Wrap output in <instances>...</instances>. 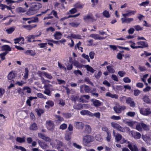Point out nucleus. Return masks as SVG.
Segmentation results:
<instances>
[{
	"mask_svg": "<svg viewBox=\"0 0 151 151\" xmlns=\"http://www.w3.org/2000/svg\"><path fill=\"white\" fill-rule=\"evenodd\" d=\"M137 44L139 45L135 46H133L132 45V48L133 49L142 48L144 47H147L148 46V44L144 41L138 42H137Z\"/></svg>",
	"mask_w": 151,
	"mask_h": 151,
	"instance_id": "obj_1",
	"label": "nucleus"
},
{
	"mask_svg": "<svg viewBox=\"0 0 151 151\" xmlns=\"http://www.w3.org/2000/svg\"><path fill=\"white\" fill-rule=\"evenodd\" d=\"M93 141V137L90 135H87L83 137V142L85 145Z\"/></svg>",
	"mask_w": 151,
	"mask_h": 151,
	"instance_id": "obj_2",
	"label": "nucleus"
},
{
	"mask_svg": "<svg viewBox=\"0 0 151 151\" xmlns=\"http://www.w3.org/2000/svg\"><path fill=\"white\" fill-rule=\"evenodd\" d=\"M140 112L141 114L145 116H147L151 113L150 109L148 108H141L140 109Z\"/></svg>",
	"mask_w": 151,
	"mask_h": 151,
	"instance_id": "obj_3",
	"label": "nucleus"
},
{
	"mask_svg": "<svg viewBox=\"0 0 151 151\" xmlns=\"http://www.w3.org/2000/svg\"><path fill=\"white\" fill-rule=\"evenodd\" d=\"M42 7V5L41 4L39 3H37L33 5L31 7L36 12V11L41 8Z\"/></svg>",
	"mask_w": 151,
	"mask_h": 151,
	"instance_id": "obj_4",
	"label": "nucleus"
},
{
	"mask_svg": "<svg viewBox=\"0 0 151 151\" xmlns=\"http://www.w3.org/2000/svg\"><path fill=\"white\" fill-rule=\"evenodd\" d=\"M132 136L135 139H139L141 137V135L140 133L137 132H131Z\"/></svg>",
	"mask_w": 151,
	"mask_h": 151,
	"instance_id": "obj_5",
	"label": "nucleus"
},
{
	"mask_svg": "<svg viewBox=\"0 0 151 151\" xmlns=\"http://www.w3.org/2000/svg\"><path fill=\"white\" fill-rule=\"evenodd\" d=\"M38 136L39 137L46 142H50L51 140V139L50 137L45 136L41 133H39L38 134Z\"/></svg>",
	"mask_w": 151,
	"mask_h": 151,
	"instance_id": "obj_6",
	"label": "nucleus"
},
{
	"mask_svg": "<svg viewBox=\"0 0 151 151\" xmlns=\"http://www.w3.org/2000/svg\"><path fill=\"white\" fill-rule=\"evenodd\" d=\"M75 127L78 129H82L84 126V124L81 122H77L75 123Z\"/></svg>",
	"mask_w": 151,
	"mask_h": 151,
	"instance_id": "obj_7",
	"label": "nucleus"
},
{
	"mask_svg": "<svg viewBox=\"0 0 151 151\" xmlns=\"http://www.w3.org/2000/svg\"><path fill=\"white\" fill-rule=\"evenodd\" d=\"M128 142L129 143L128 147L131 151H139V149L136 145H134L132 146L131 144L129 143V142Z\"/></svg>",
	"mask_w": 151,
	"mask_h": 151,
	"instance_id": "obj_8",
	"label": "nucleus"
},
{
	"mask_svg": "<svg viewBox=\"0 0 151 151\" xmlns=\"http://www.w3.org/2000/svg\"><path fill=\"white\" fill-rule=\"evenodd\" d=\"M91 132V128L88 125H86L85 126L84 130L83 132L86 134H89Z\"/></svg>",
	"mask_w": 151,
	"mask_h": 151,
	"instance_id": "obj_9",
	"label": "nucleus"
},
{
	"mask_svg": "<svg viewBox=\"0 0 151 151\" xmlns=\"http://www.w3.org/2000/svg\"><path fill=\"white\" fill-rule=\"evenodd\" d=\"M121 20L122 23L126 22L127 23H130L131 22H133L134 19L133 18H122Z\"/></svg>",
	"mask_w": 151,
	"mask_h": 151,
	"instance_id": "obj_10",
	"label": "nucleus"
},
{
	"mask_svg": "<svg viewBox=\"0 0 151 151\" xmlns=\"http://www.w3.org/2000/svg\"><path fill=\"white\" fill-rule=\"evenodd\" d=\"M93 38L95 40H103L105 38L103 37H100L99 36L96 34H91L89 36Z\"/></svg>",
	"mask_w": 151,
	"mask_h": 151,
	"instance_id": "obj_11",
	"label": "nucleus"
},
{
	"mask_svg": "<svg viewBox=\"0 0 151 151\" xmlns=\"http://www.w3.org/2000/svg\"><path fill=\"white\" fill-rule=\"evenodd\" d=\"M48 125V128L50 130H53L55 127L54 125L53 122L51 121H49L47 122Z\"/></svg>",
	"mask_w": 151,
	"mask_h": 151,
	"instance_id": "obj_12",
	"label": "nucleus"
},
{
	"mask_svg": "<svg viewBox=\"0 0 151 151\" xmlns=\"http://www.w3.org/2000/svg\"><path fill=\"white\" fill-rule=\"evenodd\" d=\"M127 12V13L122 14V16L124 18H126L127 17H129L131 15H134L136 12V11L130 10L128 11Z\"/></svg>",
	"mask_w": 151,
	"mask_h": 151,
	"instance_id": "obj_13",
	"label": "nucleus"
},
{
	"mask_svg": "<svg viewBox=\"0 0 151 151\" xmlns=\"http://www.w3.org/2000/svg\"><path fill=\"white\" fill-rule=\"evenodd\" d=\"M14 43L17 44L19 43V42L21 41V43L22 44H24V38L22 37H20L16 39H15L14 40Z\"/></svg>",
	"mask_w": 151,
	"mask_h": 151,
	"instance_id": "obj_14",
	"label": "nucleus"
},
{
	"mask_svg": "<svg viewBox=\"0 0 151 151\" xmlns=\"http://www.w3.org/2000/svg\"><path fill=\"white\" fill-rule=\"evenodd\" d=\"M91 101L93 102V105L96 107L101 106V103L98 100L93 99Z\"/></svg>",
	"mask_w": 151,
	"mask_h": 151,
	"instance_id": "obj_15",
	"label": "nucleus"
},
{
	"mask_svg": "<svg viewBox=\"0 0 151 151\" xmlns=\"http://www.w3.org/2000/svg\"><path fill=\"white\" fill-rule=\"evenodd\" d=\"M25 53L28 55L34 56L35 54V52L32 50H27L25 52Z\"/></svg>",
	"mask_w": 151,
	"mask_h": 151,
	"instance_id": "obj_16",
	"label": "nucleus"
},
{
	"mask_svg": "<svg viewBox=\"0 0 151 151\" xmlns=\"http://www.w3.org/2000/svg\"><path fill=\"white\" fill-rule=\"evenodd\" d=\"M62 34L60 32H56L54 34V38L56 40H59L61 39Z\"/></svg>",
	"mask_w": 151,
	"mask_h": 151,
	"instance_id": "obj_17",
	"label": "nucleus"
},
{
	"mask_svg": "<svg viewBox=\"0 0 151 151\" xmlns=\"http://www.w3.org/2000/svg\"><path fill=\"white\" fill-rule=\"evenodd\" d=\"M81 114L83 115H88L91 116V113L88 111L86 110H82L80 112Z\"/></svg>",
	"mask_w": 151,
	"mask_h": 151,
	"instance_id": "obj_18",
	"label": "nucleus"
},
{
	"mask_svg": "<svg viewBox=\"0 0 151 151\" xmlns=\"http://www.w3.org/2000/svg\"><path fill=\"white\" fill-rule=\"evenodd\" d=\"M1 50L2 51H5L6 52H7V51H11V48L9 46L6 45L2 46L1 47Z\"/></svg>",
	"mask_w": 151,
	"mask_h": 151,
	"instance_id": "obj_19",
	"label": "nucleus"
},
{
	"mask_svg": "<svg viewBox=\"0 0 151 151\" xmlns=\"http://www.w3.org/2000/svg\"><path fill=\"white\" fill-rule=\"evenodd\" d=\"M113 133L115 137V139L117 142L119 141L122 139V136L121 135L119 134H117L116 135H115V132L114 131Z\"/></svg>",
	"mask_w": 151,
	"mask_h": 151,
	"instance_id": "obj_20",
	"label": "nucleus"
},
{
	"mask_svg": "<svg viewBox=\"0 0 151 151\" xmlns=\"http://www.w3.org/2000/svg\"><path fill=\"white\" fill-rule=\"evenodd\" d=\"M106 96L112 98H114L117 99L118 97V96L116 94H112L109 92H107L106 93Z\"/></svg>",
	"mask_w": 151,
	"mask_h": 151,
	"instance_id": "obj_21",
	"label": "nucleus"
},
{
	"mask_svg": "<svg viewBox=\"0 0 151 151\" xmlns=\"http://www.w3.org/2000/svg\"><path fill=\"white\" fill-rule=\"evenodd\" d=\"M26 9L22 8V7H19L17 8L16 11L18 13H24L26 12Z\"/></svg>",
	"mask_w": 151,
	"mask_h": 151,
	"instance_id": "obj_22",
	"label": "nucleus"
},
{
	"mask_svg": "<svg viewBox=\"0 0 151 151\" xmlns=\"http://www.w3.org/2000/svg\"><path fill=\"white\" fill-rule=\"evenodd\" d=\"M37 25H34L32 26L31 25H23V28H25L27 29L30 30H31L32 29L35 27H36Z\"/></svg>",
	"mask_w": 151,
	"mask_h": 151,
	"instance_id": "obj_23",
	"label": "nucleus"
},
{
	"mask_svg": "<svg viewBox=\"0 0 151 151\" xmlns=\"http://www.w3.org/2000/svg\"><path fill=\"white\" fill-rule=\"evenodd\" d=\"M85 105L83 104H80L77 105H75L74 106V108L75 109L78 110H80L82 109Z\"/></svg>",
	"mask_w": 151,
	"mask_h": 151,
	"instance_id": "obj_24",
	"label": "nucleus"
},
{
	"mask_svg": "<svg viewBox=\"0 0 151 151\" xmlns=\"http://www.w3.org/2000/svg\"><path fill=\"white\" fill-rule=\"evenodd\" d=\"M38 142L39 145L42 149H46L47 148V145L45 142H41L40 140H39Z\"/></svg>",
	"mask_w": 151,
	"mask_h": 151,
	"instance_id": "obj_25",
	"label": "nucleus"
},
{
	"mask_svg": "<svg viewBox=\"0 0 151 151\" xmlns=\"http://www.w3.org/2000/svg\"><path fill=\"white\" fill-rule=\"evenodd\" d=\"M83 19L86 22L93 21V18L90 15H87L84 16Z\"/></svg>",
	"mask_w": 151,
	"mask_h": 151,
	"instance_id": "obj_26",
	"label": "nucleus"
},
{
	"mask_svg": "<svg viewBox=\"0 0 151 151\" xmlns=\"http://www.w3.org/2000/svg\"><path fill=\"white\" fill-rule=\"evenodd\" d=\"M36 13L35 12L31 7L26 12V14L28 15H32Z\"/></svg>",
	"mask_w": 151,
	"mask_h": 151,
	"instance_id": "obj_27",
	"label": "nucleus"
},
{
	"mask_svg": "<svg viewBox=\"0 0 151 151\" xmlns=\"http://www.w3.org/2000/svg\"><path fill=\"white\" fill-rule=\"evenodd\" d=\"M14 8V6H13L12 7L11 6L6 5L5 9H6L7 10L9 11L10 12V13H11L12 14H13L14 13L12 10Z\"/></svg>",
	"mask_w": 151,
	"mask_h": 151,
	"instance_id": "obj_28",
	"label": "nucleus"
},
{
	"mask_svg": "<svg viewBox=\"0 0 151 151\" xmlns=\"http://www.w3.org/2000/svg\"><path fill=\"white\" fill-rule=\"evenodd\" d=\"M106 68L108 71L110 73H114L115 72L112 66H107Z\"/></svg>",
	"mask_w": 151,
	"mask_h": 151,
	"instance_id": "obj_29",
	"label": "nucleus"
},
{
	"mask_svg": "<svg viewBox=\"0 0 151 151\" xmlns=\"http://www.w3.org/2000/svg\"><path fill=\"white\" fill-rule=\"evenodd\" d=\"M142 127L143 128L144 130L148 131L149 129L148 126L147 125L144 123L142 122L140 123Z\"/></svg>",
	"mask_w": 151,
	"mask_h": 151,
	"instance_id": "obj_30",
	"label": "nucleus"
},
{
	"mask_svg": "<svg viewBox=\"0 0 151 151\" xmlns=\"http://www.w3.org/2000/svg\"><path fill=\"white\" fill-rule=\"evenodd\" d=\"M85 67L86 68L87 70L88 71H89L92 73H93L95 71L92 67L89 66L88 65H85Z\"/></svg>",
	"mask_w": 151,
	"mask_h": 151,
	"instance_id": "obj_31",
	"label": "nucleus"
},
{
	"mask_svg": "<svg viewBox=\"0 0 151 151\" xmlns=\"http://www.w3.org/2000/svg\"><path fill=\"white\" fill-rule=\"evenodd\" d=\"M36 111L38 115L40 116L42 114H43L44 111L43 110L41 109H36Z\"/></svg>",
	"mask_w": 151,
	"mask_h": 151,
	"instance_id": "obj_32",
	"label": "nucleus"
},
{
	"mask_svg": "<svg viewBox=\"0 0 151 151\" xmlns=\"http://www.w3.org/2000/svg\"><path fill=\"white\" fill-rule=\"evenodd\" d=\"M15 77L14 73L12 72H11L8 75V78L9 80H11Z\"/></svg>",
	"mask_w": 151,
	"mask_h": 151,
	"instance_id": "obj_33",
	"label": "nucleus"
},
{
	"mask_svg": "<svg viewBox=\"0 0 151 151\" xmlns=\"http://www.w3.org/2000/svg\"><path fill=\"white\" fill-rule=\"evenodd\" d=\"M15 28L14 27H12L6 29V31L7 33L10 34L12 33L15 30Z\"/></svg>",
	"mask_w": 151,
	"mask_h": 151,
	"instance_id": "obj_34",
	"label": "nucleus"
},
{
	"mask_svg": "<svg viewBox=\"0 0 151 151\" xmlns=\"http://www.w3.org/2000/svg\"><path fill=\"white\" fill-rule=\"evenodd\" d=\"M16 141L20 143L24 142L25 141V137L21 138L20 137H17L16 139Z\"/></svg>",
	"mask_w": 151,
	"mask_h": 151,
	"instance_id": "obj_35",
	"label": "nucleus"
},
{
	"mask_svg": "<svg viewBox=\"0 0 151 151\" xmlns=\"http://www.w3.org/2000/svg\"><path fill=\"white\" fill-rule=\"evenodd\" d=\"M114 109L115 112L117 113H120L122 111L121 108L118 107L116 106L114 107Z\"/></svg>",
	"mask_w": 151,
	"mask_h": 151,
	"instance_id": "obj_36",
	"label": "nucleus"
},
{
	"mask_svg": "<svg viewBox=\"0 0 151 151\" xmlns=\"http://www.w3.org/2000/svg\"><path fill=\"white\" fill-rule=\"evenodd\" d=\"M85 85L83 84L80 86V91L82 93H84L85 92Z\"/></svg>",
	"mask_w": 151,
	"mask_h": 151,
	"instance_id": "obj_37",
	"label": "nucleus"
},
{
	"mask_svg": "<svg viewBox=\"0 0 151 151\" xmlns=\"http://www.w3.org/2000/svg\"><path fill=\"white\" fill-rule=\"evenodd\" d=\"M111 125L112 127L117 130L118 127L120 126L118 124L114 122H111Z\"/></svg>",
	"mask_w": 151,
	"mask_h": 151,
	"instance_id": "obj_38",
	"label": "nucleus"
},
{
	"mask_svg": "<svg viewBox=\"0 0 151 151\" xmlns=\"http://www.w3.org/2000/svg\"><path fill=\"white\" fill-rule=\"evenodd\" d=\"M144 101L146 103H150V100L149 98L148 97L146 96H144L143 98Z\"/></svg>",
	"mask_w": 151,
	"mask_h": 151,
	"instance_id": "obj_39",
	"label": "nucleus"
},
{
	"mask_svg": "<svg viewBox=\"0 0 151 151\" xmlns=\"http://www.w3.org/2000/svg\"><path fill=\"white\" fill-rule=\"evenodd\" d=\"M37 129V125L35 123H34L32 124L30 127V129L31 130H36Z\"/></svg>",
	"mask_w": 151,
	"mask_h": 151,
	"instance_id": "obj_40",
	"label": "nucleus"
},
{
	"mask_svg": "<svg viewBox=\"0 0 151 151\" xmlns=\"http://www.w3.org/2000/svg\"><path fill=\"white\" fill-rule=\"evenodd\" d=\"M80 24V23L78 22H72L69 24V25L73 27H77Z\"/></svg>",
	"mask_w": 151,
	"mask_h": 151,
	"instance_id": "obj_41",
	"label": "nucleus"
},
{
	"mask_svg": "<svg viewBox=\"0 0 151 151\" xmlns=\"http://www.w3.org/2000/svg\"><path fill=\"white\" fill-rule=\"evenodd\" d=\"M84 81L87 83H88L93 86V83L91 81L89 78L88 77H86L84 78Z\"/></svg>",
	"mask_w": 151,
	"mask_h": 151,
	"instance_id": "obj_42",
	"label": "nucleus"
},
{
	"mask_svg": "<svg viewBox=\"0 0 151 151\" xmlns=\"http://www.w3.org/2000/svg\"><path fill=\"white\" fill-rule=\"evenodd\" d=\"M8 53V52H5L0 54V57L3 60L5 59V56Z\"/></svg>",
	"mask_w": 151,
	"mask_h": 151,
	"instance_id": "obj_43",
	"label": "nucleus"
},
{
	"mask_svg": "<svg viewBox=\"0 0 151 151\" xmlns=\"http://www.w3.org/2000/svg\"><path fill=\"white\" fill-rule=\"evenodd\" d=\"M71 37L74 39H81V36L79 35L72 34L71 35Z\"/></svg>",
	"mask_w": 151,
	"mask_h": 151,
	"instance_id": "obj_44",
	"label": "nucleus"
},
{
	"mask_svg": "<svg viewBox=\"0 0 151 151\" xmlns=\"http://www.w3.org/2000/svg\"><path fill=\"white\" fill-rule=\"evenodd\" d=\"M134 27L137 31H141L143 29V28L139 25H135L134 26Z\"/></svg>",
	"mask_w": 151,
	"mask_h": 151,
	"instance_id": "obj_45",
	"label": "nucleus"
},
{
	"mask_svg": "<svg viewBox=\"0 0 151 151\" xmlns=\"http://www.w3.org/2000/svg\"><path fill=\"white\" fill-rule=\"evenodd\" d=\"M25 75L24 76V78L25 79H27L28 78V73H29V70H28V68H26L25 69Z\"/></svg>",
	"mask_w": 151,
	"mask_h": 151,
	"instance_id": "obj_46",
	"label": "nucleus"
},
{
	"mask_svg": "<svg viewBox=\"0 0 151 151\" xmlns=\"http://www.w3.org/2000/svg\"><path fill=\"white\" fill-rule=\"evenodd\" d=\"M91 117H93V116H95L96 117L99 119L100 118V113L98 112L95 113L94 114H92L91 113Z\"/></svg>",
	"mask_w": 151,
	"mask_h": 151,
	"instance_id": "obj_47",
	"label": "nucleus"
},
{
	"mask_svg": "<svg viewBox=\"0 0 151 151\" xmlns=\"http://www.w3.org/2000/svg\"><path fill=\"white\" fill-rule=\"evenodd\" d=\"M55 141L56 142L57 145L58 146L57 147L58 148H60L61 147L63 146V143L62 142L57 139L55 140Z\"/></svg>",
	"mask_w": 151,
	"mask_h": 151,
	"instance_id": "obj_48",
	"label": "nucleus"
},
{
	"mask_svg": "<svg viewBox=\"0 0 151 151\" xmlns=\"http://www.w3.org/2000/svg\"><path fill=\"white\" fill-rule=\"evenodd\" d=\"M68 129L69 131H71L70 132L69 134L70 135H71L73 133L72 131L73 129V125L71 124H70L68 127Z\"/></svg>",
	"mask_w": 151,
	"mask_h": 151,
	"instance_id": "obj_49",
	"label": "nucleus"
},
{
	"mask_svg": "<svg viewBox=\"0 0 151 151\" xmlns=\"http://www.w3.org/2000/svg\"><path fill=\"white\" fill-rule=\"evenodd\" d=\"M127 116L130 117H133L135 115V113L134 112L129 111L126 114Z\"/></svg>",
	"mask_w": 151,
	"mask_h": 151,
	"instance_id": "obj_50",
	"label": "nucleus"
},
{
	"mask_svg": "<svg viewBox=\"0 0 151 151\" xmlns=\"http://www.w3.org/2000/svg\"><path fill=\"white\" fill-rule=\"evenodd\" d=\"M103 15L104 16L107 18L110 17V14L108 11L105 10L103 13Z\"/></svg>",
	"mask_w": 151,
	"mask_h": 151,
	"instance_id": "obj_51",
	"label": "nucleus"
},
{
	"mask_svg": "<svg viewBox=\"0 0 151 151\" xmlns=\"http://www.w3.org/2000/svg\"><path fill=\"white\" fill-rule=\"evenodd\" d=\"M37 95V97H38L39 98L43 99H46L47 98V97L46 96H44L41 93H38Z\"/></svg>",
	"mask_w": 151,
	"mask_h": 151,
	"instance_id": "obj_52",
	"label": "nucleus"
},
{
	"mask_svg": "<svg viewBox=\"0 0 151 151\" xmlns=\"http://www.w3.org/2000/svg\"><path fill=\"white\" fill-rule=\"evenodd\" d=\"M67 125L66 124L63 123L60 125L59 129L62 130H64L65 129L67 128Z\"/></svg>",
	"mask_w": 151,
	"mask_h": 151,
	"instance_id": "obj_53",
	"label": "nucleus"
},
{
	"mask_svg": "<svg viewBox=\"0 0 151 151\" xmlns=\"http://www.w3.org/2000/svg\"><path fill=\"white\" fill-rule=\"evenodd\" d=\"M149 4V1L148 0H147L143 2L140 4L141 6H147Z\"/></svg>",
	"mask_w": 151,
	"mask_h": 151,
	"instance_id": "obj_54",
	"label": "nucleus"
},
{
	"mask_svg": "<svg viewBox=\"0 0 151 151\" xmlns=\"http://www.w3.org/2000/svg\"><path fill=\"white\" fill-rule=\"evenodd\" d=\"M46 103L50 107H52L54 105V102L51 101H48Z\"/></svg>",
	"mask_w": 151,
	"mask_h": 151,
	"instance_id": "obj_55",
	"label": "nucleus"
},
{
	"mask_svg": "<svg viewBox=\"0 0 151 151\" xmlns=\"http://www.w3.org/2000/svg\"><path fill=\"white\" fill-rule=\"evenodd\" d=\"M123 81L125 83H130L131 82V80L128 77H125L123 78Z\"/></svg>",
	"mask_w": 151,
	"mask_h": 151,
	"instance_id": "obj_56",
	"label": "nucleus"
},
{
	"mask_svg": "<svg viewBox=\"0 0 151 151\" xmlns=\"http://www.w3.org/2000/svg\"><path fill=\"white\" fill-rule=\"evenodd\" d=\"M85 93H89L90 92V91H91V89L88 86L85 85Z\"/></svg>",
	"mask_w": 151,
	"mask_h": 151,
	"instance_id": "obj_57",
	"label": "nucleus"
},
{
	"mask_svg": "<svg viewBox=\"0 0 151 151\" xmlns=\"http://www.w3.org/2000/svg\"><path fill=\"white\" fill-rule=\"evenodd\" d=\"M118 73L119 76L121 77H123L126 74L125 72L123 71H119Z\"/></svg>",
	"mask_w": 151,
	"mask_h": 151,
	"instance_id": "obj_58",
	"label": "nucleus"
},
{
	"mask_svg": "<svg viewBox=\"0 0 151 151\" xmlns=\"http://www.w3.org/2000/svg\"><path fill=\"white\" fill-rule=\"evenodd\" d=\"M134 31L135 29L134 28L131 27L128 30V33L129 34H132L134 33Z\"/></svg>",
	"mask_w": 151,
	"mask_h": 151,
	"instance_id": "obj_59",
	"label": "nucleus"
},
{
	"mask_svg": "<svg viewBox=\"0 0 151 151\" xmlns=\"http://www.w3.org/2000/svg\"><path fill=\"white\" fill-rule=\"evenodd\" d=\"M33 99V97H30L29 99H27L26 101V103L29 106H31L30 101L32 100Z\"/></svg>",
	"mask_w": 151,
	"mask_h": 151,
	"instance_id": "obj_60",
	"label": "nucleus"
},
{
	"mask_svg": "<svg viewBox=\"0 0 151 151\" xmlns=\"http://www.w3.org/2000/svg\"><path fill=\"white\" fill-rule=\"evenodd\" d=\"M111 119L115 120H119L121 119V117L119 116H113L111 117Z\"/></svg>",
	"mask_w": 151,
	"mask_h": 151,
	"instance_id": "obj_61",
	"label": "nucleus"
},
{
	"mask_svg": "<svg viewBox=\"0 0 151 151\" xmlns=\"http://www.w3.org/2000/svg\"><path fill=\"white\" fill-rule=\"evenodd\" d=\"M107 136L106 137V140L108 142H109L110 141L111 139V134L108 132H107Z\"/></svg>",
	"mask_w": 151,
	"mask_h": 151,
	"instance_id": "obj_62",
	"label": "nucleus"
},
{
	"mask_svg": "<svg viewBox=\"0 0 151 151\" xmlns=\"http://www.w3.org/2000/svg\"><path fill=\"white\" fill-rule=\"evenodd\" d=\"M58 66L60 68L64 70H66V68L64 66H63L62 64H61L59 62H58Z\"/></svg>",
	"mask_w": 151,
	"mask_h": 151,
	"instance_id": "obj_63",
	"label": "nucleus"
},
{
	"mask_svg": "<svg viewBox=\"0 0 151 151\" xmlns=\"http://www.w3.org/2000/svg\"><path fill=\"white\" fill-rule=\"evenodd\" d=\"M117 130H118L119 131H120V132H124L125 131V129H124V128L122 127L120 125L118 127Z\"/></svg>",
	"mask_w": 151,
	"mask_h": 151,
	"instance_id": "obj_64",
	"label": "nucleus"
}]
</instances>
